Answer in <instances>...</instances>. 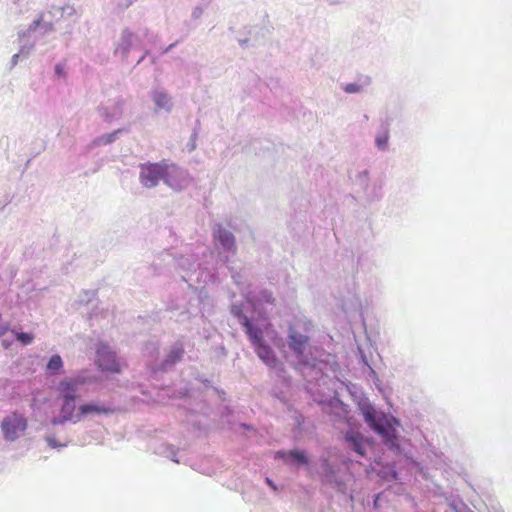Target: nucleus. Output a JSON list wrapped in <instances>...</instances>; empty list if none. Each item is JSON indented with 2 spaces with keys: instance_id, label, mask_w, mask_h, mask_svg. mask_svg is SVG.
Segmentation results:
<instances>
[{
  "instance_id": "obj_39",
  "label": "nucleus",
  "mask_w": 512,
  "mask_h": 512,
  "mask_svg": "<svg viewBox=\"0 0 512 512\" xmlns=\"http://www.w3.org/2000/svg\"><path fill=\"white\" fill-rule=\"evenodd\" d=\"M204 9L201 6H196L191 14L193 19H199L203 14Z\"/></svg>"
},
{
  "instance_id": "obj_27",
  "label": "nucleus",
  "mask_w": 512,
  "mask_h": 512,
  "mask_svg": "<svg viewBox=\"0 0 512 512\" xmlns=\"http://www.w3.org/2000/svg\"><path fill=\"white\" fill-rule=\"evenodd\" d=\"M45 440L50 448L53 449H61L68 445V440H65L64 442H60L56 439V436L52 432H48L45 436Z\"/></svg>"
},
{
  "instance_id": "obj_44",
  "label": "nucleus",
  "mask_w": 512,
  "mask_h": 512,
  "mask_svg": "<svg viewBox=\"0 0 512 512\" xmlns=\"http://www.w3.org/2000/svg\"><path fill=\"white\" fill-rule=\"evenodd\" d=\"M12 344V341L11 340H7V339H2V346L5 348V349H8Z\"/></svg>"
},
{
  "instance_id": "obj_15",
  "label": "nucleus",
  "mask_w": 512,
  "mask_h": 512,
  "mask_svg": "<svg viewBox=\"0 0 512 512\" xmlns=\"http://www.w3.org/2000/svg\"><path fill=\"white\" fill-rule=\"evenodd\" d=\"M185 354L184 344L181 341L175 342L168 350L164 360L159 365V370L167 372L177 363L182 361Z\"/></svg>"
},
{
  "instance_id": "obj_12",
  "label": "nucleus",
  "mask_w": 512,
  "mask_h": 512,
  "mask_svg": "<svg viewBox=\"0 0 512 512\" xmlns=\"http://www.w3.org/2000/svg\"><path fill=\"white\" fill-rule=\"evenodd\" d=\"M214 240L221 246L224 252L235 255L237 252L236 238L234 234L221 223H216L212 229Z\"/></svg>"
},
{
  "instance_id": "obj_24",
  "label": "nucleus",
  "mask_w": 512,
  "mask_h": 512,
  "mask_svg": "<svg viewBox=\"0 0 512 512\" xmlns=\"http://www.w3.org/2000/svg\"><path fill=\"white\" fill-rule=\"evenodd\" d=\"M176 261L177 266L187 274L195 272L197 268L201 267V264L196 262L194 255H181Z\"/></svg>"
},
{
  "instance_id": "obj_14",
  "label": "nucleus",
  "mask_w": 512,
  "mask_h": 512,
  "mask_svg": "<svg viewBox=\"0 0 512 512\" xmlns=\"http://www.w3.org/2000/svg\"><path fill=\"white\" fill-rule=\"evenodd\" d=\"M275 459H281L288 465L296 467L306 466L309 464L310 459L307 453L299 449L291 450H278L274 455Z\"/></svg>"
},
{
  "instance_id": "obj_2",
  "label": "nucleus",
  "mask_w": 512,
  "mask_h": 512,
  "mask_svg": "<svg viewBox=\"0 0 512 512\" xmlns=\"http://www.w3.org/2000/svg\"><path fill=\"white\" fill-rule=\"evenodd\" d=\"M358 409L369 428L378 434L387 448L397 454L401 453L398 427L400 420L390 414L377 411L368 399L358 403Z\"/></svg>"
},
{
  "instance_id": "obj_21",
  "label": "nucleus",
  "mask_w": 512,
  "mask_h": 512,
  "mask_svg": "<svg viewBox=\"0 0 512 512\" xmlns=\"http://www.w3.org/2000/svg\"><path fill=\"white\" fill-rule=\"evenodd\" d=\"M355 181H356V184H358L366 192L367 198L370 201H375V200L381 199V197H382L381 188H379L377 191L374 188L372 193H369L367 191L368 186H369V181H370L369 171L367 169L358 172V174L356 175Z\"/></svg>"
},
{
  "instance_id": "obj_18",
  "label": "nucleus",
  "mask_w": 512,
  "mask_h": 512,
  "mask_svg": "<svg viewBox=\"0 0 512 512\" xmlns=\"http://www.w3.org/2000/svg\"><path fill=\"white\" fill-rule=\"evenodd\" d=\"M151 99L155 105V111L164 110L165 112H171L173 103L170 95L162 88H157L151 91Z\"/></svg>"
},
{
  "instance_id": "obj_19",
  "label": "nucleus",
  "mask_w": 512,
  "mask_h": 512,
  "mask_svg": "<svg viewBox=\"0 0 512 512\" xmlns=\"http://www.w3.org/2000/svg\"><path fill=\"white\" fill-rule=\"evenodd\" d=\"M113 412L114 410L111 407L99 402L90 401L80 404L81 420L90 414L109 415Z\"/></svg>"
},
{
  "instance_id": "obj_20",
  "label": "nucleus",
  "mask_w": 512,
  "mask_h": 512,
  "mask_svg": "<svg viewBox=\"0 0 512 512\" xmlns=\"http://www.w3.org/2000/svg\"><path fill=\"white\" fill-rule=\"evenodd\" d=\"M389 139H390V122L389 119L382 120L379 128L375 135V147L379 151H386L388 150L389 146Z\"/></svg>"
},
{
  "instance_id": "obj_11",
  "label": "nucleus",
  "mask_w": 512,
  "mask_h": 512,
  "mask_svg": "<svg viewBox=\"0 0 512 512\" xmlns=\"http://www.w3.org/2000/svg\"><path fill=\"white\" fill-rule=\"evenodd\" d=\"M344 442L349 450L354 452L359 457H365L367 447L370 442L368 438L364 437L358 430L349 427L344 433Z\"/></svg>"
},
{
  "instance_id": "obj_32",
  "label": "nucleus",
  "mask_w": 512,
  "mask_h": 512,
  "mask_svg": "<svg viewBox=\"0 0 512 512\" xmlns=\"http://www.w3.org/2000/svg\"><path fill=\"white\" fill-rule=\"evenodd\" d=\"M61 6H55V5H51L49 10H48V14L51 15V17L53 19H55L56 21L62 19V13H61Z\"/></svg>"
},
{
  "instance_id": "obj_35",
  "label": "nucleus",
  "mask_w": 512,
  "mask_h": 512,
  "mask_svg": "<svg viewBox=\"0 0 512 512\" xmlns=\"http://www.w3.org/2000/svg\"><path fill=\"white\" fill-rule=\"evenodd\" d=\"M61 13H62V19L65 18V17H70L72 15H74L76 13V10L73 6L71 5H64V6H61Z\"/></svg>"
},
{
  "instance_id": "obj_33",
  "label": "nucleus",
  "mask_w": 512,
  "mask_h": 512,
  "mask_svg": "<svg viewBox=\"0 0 512 512\" xmlns=\"http://www.w3.org/2000/svg\"><path fill=\"white\" fill-rule=\"evenodd\" d=\"M34 48V43L33 42H30V43H23L20 47V50H19V53L23 56V57H27L30 52L33 50Z\"/></svg>"
},
{
  "instance_id": "obj_38",
  "label": "nucleus",
  "mask_w": 512,
  "mask_h": 512,
  "mask_svg": "<svg viewBox=\"0 0 512 512\" xmlns=\"http://www.w3.org/2000/svg\"><path fill=\"white\" fill-rule=\"evenodd\" d=\"M55 75L57 77H64L65 76V67L62 63H57L54 68Z\"/></svg>"
},
{
  "instance_id": "obj_9",
  "label": "nucleus",
  "mask_w": 512,
  "mask_h": 512,
  "mask_svg": "<svg viewBox=\"0 0 512 512\" xmlns=\"http://www.w3.org/2000/svg\"><path fill=\"white\" fill-rule=\"evenodd\" d=\"M124 105L125 100L122 97L108 99L100 103L97 107V112L104 122L112 123L122 117Z\"/></svg>"
},
{
  "instance_id": "obj_40",
  "label": "nucleus",
  "mask_w": 512,
  "mask_h": 512,
  "mask_svg": "<svg viewBox=\"0 0 512 512\" xmlns=\"http://www.w3.org/2000/svg\"><path fill=\"white\" fill-rule=\"evenodd\" d=\"M9 331V324L0 321V339Z\"/></svg>"
},
{
  "instance_id": "obj_25",
  "label": "nucleus",
  "mask_w": 512,
  "mask_h": 512,
  "mask_svg": "<svg viewBox=\"0 0 512 512\" xmlns=\"http://www.w3.org/2000/svg\"><path fill=\"white\" fill-rule=\"evenodd\" d=\"M123 131H124V129L120 128V129L114 130L111 133L103 134V135L97 137L96 139H94L93 144L96 146L109 145V144L113 143L118 138V136L121 133H123Z\"/></svg>"
},
{
  "instance_id": "obj_41",
  "label": "nucleus",
  "mask_w": 512,
  "mask_h": 512,
  "mask_svg": "<svg viewBox=\"0 0 512 512\" xmlns=\"http://www.w3.org/2000/svg\"><path fill=\"white\" fill-rule=\"evenodd\" d=\"M21 57H22V55L19 52L12 56V58H11V68L15 67L18 64V62L20 61Z\"/></svg>"
},
{
  "instance_id": "obj_5",
  "label": "nucleus",
  "mask_w": 512,
  "mask_h": 512,
  "mask_svg": "<svg viewBox=\"0 0 512 512\" xmlns=\"http://www.w3.org/2000/svg\"><path fill=\"white\" fill-rule=\"evenodd\" d=\"M57 400L60 401L58 415L50 420L52 426L65 425L66 423L76 424L81 421L80 405L77 401L81 397L80 393L70 392L60 387H56Z\"/></svg>"
},
{
  "instance_id": "obj_17",
  "label": "nucleus",
  "mask_w": 512,
  "mask_h": 512,
  "mask_svg": "<svg viewBox=\"0 0 512 512\" xmlns=\"http://www.w3.org/2000/svg\"><path fill=\"white\" fill-rule=\"evenodd\" d=\"M141 39L138 34H134L129 29H124L121 34L120 43L116 48V53L121 54L122 58H126L130 50L140 45Z\"/></svg>"
},
{
  "instance_id": "obj_36",
  "label": "nucleus",
  "mask_w": 512,
  "mask_h": 512,
  "mask_svg": "<svg viewBox=\"0 0 512 512\" xmlns=\"http://www.w3.org/2000/svg\"><path fill=\"white\" fill-rule=\"evenodd\" d=\"M384 478L389 481H394L398 479V472L394 468H388L384 472Z\"/></svg>"
},
{
  "instance_id": "obj_31",
  "label": "nucleus",
  "mask_w": 512,
  "mask_h": 512,
  "mask_svg": "<svg viewBox=\"0 0 512 512\" xmlns=\"http://www.w3.org/2000/svg\"><path fill=\"white\" fill-rule=\"evenodd\" d=\"M198 136V127H195L193 133L186 145L188 152H192L196 149V139Z\"/></svg>"
},
{
  "instance_id": "obj_26",
  "label": "nucleus",
  "mask_w": 512,
  "mask_h": 512,
  "mask_svg": "<svg viewBox=\"0 0 512 512\" xmlns=\"http://www.w3.org/2000/svg\"><path fill=\"white\" fill-rule=\"evenodd\" d=\"M158 454L170 459L175 463H179L180 460L177 458L178 449H176L173 445L162 444L158 451Z\"/></svg>"
},
{
  "instance_id": "obj_6",
  "label": "nucleus",
  "mask_w": 512,
  "mask_h": 512,
  "mask_svg": "<svg viewBox=\"0 0 512 512\" xmlns=\"http://www.w3.org/2000/svg\"><path fill=\"white\" fill-rule=\"evenodd\" d=\"M174 165L165 160L160 162H145L139 165V181L145 188L156 187L161 181L169 187H174L171 178V169Z\"/></svg>"
},
{
  "instance_id": "obj_23",
  "label": "nucleus",
  "mask_w": 512,
  "mask_h": 512,
  "mask_svg": "<svg viewBox=\"0 0 512 512\" xmlns=\"http://www.w3.org/2000/svg\"><path fill=\"white\" fill-rule=\"evenodd\" d=\"M64 362L59 354H53L45 367L46 374L49 376H57L63 373Z\"/></svg>"
},
{
  "instance_id": "obj_22",
  "label": "nucleus",
  "mask_w": 512,
  "mask_h": 512,
  "mask_svg": "<svg viewBox=\"0 0 512 512\" xmlns=\"http://www.w3.org/2000/svg\"><path fill=\"white\" fill-rule=\"evenodd\" d=\"M370 84L371 78L369 76H361L356 82L341 84V88L347 94H359Z\"/></svg>"
},
{
  "instance_id": "obj_16",
  "label": "nucleus",
  "mask_w": 512,
  "mask_h": 512,
  "mask_svg": "<svg viewBox=\"0 0 512 512\" xmlns=\"http://www.w3.org/2000/svg\"><path fill=\"white\" fill-rule=\"evenodd\" d=\"M53 31V23L51 21H46L43 19V16L35 19L28 27L26 31L19 33L20 39L26 37H34L37 38L38 35H44Z\"/></svg>"
},
{
  "instance_id": "obj_42",
  "label": "nucleus",
  "mask_w": 512,
  "mask_h": 512,
  "mask_svg": "<svg viewBox=\"0 0 512 512\" xmlns=\"http://www.w3.org/2000/svg\"><path fill=\"white\" fill-rule=\"evenodd\" d=\"M265 482H266V484H267L269 487H271L274 491H276V490H277V486H276V484L274 483V481H273L272 479H270L269 477H266Z\"/></svg>"
},
{
  "instance_id": "obj_29",
  "label": "nucleus",
  "mask_w": 512,
  "mask_h": 512,
  "mask_svg": "<svg viewBox=\"0 0 512 512\" xmlns=\"http://www.w3.org/2000/svg\"><path fill=\"white\" fill-rule=\"evenodd\" d=\"M408 466L415 469L416 472L421 475L424 479H428V473L424 469L423 465L412 457H406Z\"/></svg>"
},
{
  "instance_id": "obj_45",
  "label": "nucleus",
  "mask_w": 512,
  "mask_h": 512,
  "mask_svg": "<svg viewBox=\"0 0 512 512\" xmlns=\"http://www.w3.org/2000/svg\"><path fill=\"white\" fill-rule=\"evenodd\" d=\"M177 43L178 41L170 44L167 48H165L164 53H168L169 51H171L177 45Z\"/></svg>"
},
{
  "instance_id": "obj_43",
  "label": "nucleus",
  "mask_w": 512,
  "mask_h": 512,
  "mask_svg": "<svg viewBox=\"0 0 512 512\" xmlns=\"http://www.w3.org/2000/svg\"><path fill=\"white\" fill-rule=\"evenodd\" d=\"M346 0H326L329 5H339L344 3Z\"/></svg>"
},
{
  "instance_id": "obj_30",
  "label": "nucleus",
  "mask_w": 512,
  "mask_h": 512,
  "mask_svg": "<svg viewBox=\"0 0 512 512\" xmlns=\"http://www.w3.org/2000/svg\"><path fill=\"white\" fill-rule=\"evenodd\" d=\"M225 264L227 265L228 269L231 272V277L235 284L240 285L242 283V276L239 272L235 271L233 267L229 266V257L226 256L224 260Z\"/></svg>"
},
{
  "instance_id": "obj_1",
  "label": "nucleus",
  "mask_w": 512,
  "mask_h": 512,
  "mask_svg": "<svg viewBox=\"0 0 512 512\" xmlns=\"http://www.w3.org/2000/svg\"><path fill=\"white\" fill-rule=\"evenodd\" d=\"M275 301L271 291L261 289L255 294H247L244 300L232 302L230 313L237 319L241 327H243L244 320H247L250 326L264 327L268 313L275 306Z\"/></svg>"
},
{
  "instance_id": "obj_7",
  "label": "nucleus",
  "mask_w": 512,
  "mask_h": 512,
  "mask_svg": "<svg viewBox=\"0 0 512 512\" xmlns=\"http://www.w3.org/2000/svg\"><path fill=\"white\" fill-rule=\"evenodd\" d=\"M320 468V477L324 485L342 494L347 492V473L345 467L337 463H333L327 458H322Z\"/></svg>"
},
{
  "instance_id": "obj_28",
  "label": "nucleus",
  "mask_w": 512,
  "mask_h": 512,
  "mask_svg": "<svg viewBox=\"0 0 512 512\" xmlns=\"http://www.w3.org/2000/svg\"><path fill=\"white\" fill-rule=\"evenodd\" d=\"M12 333L14 334L15 339L24 346L30 345L34 340V335L30 332H18L16 330H12Z\"/></svg>"
},
{
  "instance_id": "obj_37",
  "label": "nucleus",
  "mask_w": 512,
  "mask_h": 512,
  "mask_svg": "<svg viewBox=\"0 0 512 512\" xmlns=\"http://www.w3.org/2000/svg\"><path fill=\"white\" fill-rule=\"evenodd\" d=\"M96 296L95 291H85L83 295L80 296L81 303H89Z\"/></svg>"
},
{
  "instance_id": "obj_46",
  "label": "nucleus",
  "mask_w": 512,
  "mask_h": 512,
  "mask_svg": "<svg viewBox=\"0 0 512 512\" xmlns=\"http://www.w3.org/2000/svg\"><path fill=\"white\" fill-rule=\"evenodd\" d=\"M147 54H148V51H146V52H145V53L140 57V59L138 60L137 64L141 63V62L144 60V58L146 57V55H147Z\"/></svg>"
},
{
  "instance_id": "obj_10",
  "label": "nucleus",
  "mask_w": 512,
  "mask_h": 512,
  "mask_svg": "<svg viewBox=\"0 0 512 512\" xmlns=\"http://www.w3.org/2000/svg\"><path fill=\"white\" fill-rule=\"evenodd\" d=\"M96 362L102 371L119 373L120 365L116 353L105 343H99L96 350Z\"/></svg>"
},
{
  "instance_id": "obj_3",
  "label": "nucleus",
  "mask_w": 512,
  "mask_h": 512,
  "mask_svg": "<svg viewBox=\"0 0 512 512\" xmlns=\"http://www.w3.org/2000/svg\"><path fill=\"white\" fill-rule=\"evenodd\" d=\"M286 343L295 358V369L305 378L309 374H314L313 378L322 374L325 363L313 357L309 352L310 337L307 334L299 331L296 326L290 325L287 331Z\"/></svg>"
},
{
  "instance_id": "obj_34",
  "label": "nucleus",
  "mask_w": 512,
  "mask_h": 512,
  "mask_svg": "<svg viewBox=\"0 0 512 512\" xmlns=\"http://www.w3.org/2000/svg\"><path fill=\"white\" fill-rule=\"evenodd\" d=\"M119 9L125 10L132 6L137 0H113Z\"/></svg>"
},
{
  "instance_id": "obj_4",
  "label": "nucleus",
  "mask_w": 512,
  "mask_h": 512,
  "mask_svg": "<svg viewBox=\"0 0 512 512\" xmlns=\"http://www.w3.org/2000/svg\"><path fill=\"white\" fill-rule=\"evenodd\" d=\"M242 329L259 359L278 379L283 382L288 381L289 377L284 364L278 359L275 351L264 339L263 327L250 326L247 320H244Z\"/></svg>"
},
{
  "instance_id": "obj_13",
  "label": "nucleus",
  "mask_w": 512,
  "mask_h": 512,
  "mask_svg": "<svg viewBox=\"0 0 512 512\" xmlns=\"http://www.w3.org/2000/svg\"><path fill=\"white\" fill-rule=\"evenodd\" d=\"M93 377L87 370H79L73 376L59 381L58 387L70 392L79 393V388L83 385L93 382Z\"/></svg>"
},
{
  "instance_id": "obj_8",
  "label": "nucleus",
  "mask_w": 512,
  "mask_h": 512,
  "mask_svg": "<svg viewBox=\"0 0 512 512\" xmlns=\"http://www.w3.org/2000/svg\"><path fill=\"white\" fill-rule=\"evenodd\" d=\"M27 426V419L18 412H12L10 415L5 416L0 424L3 438L7 442L16 441L26 431Z\"/></svg>"
},
{
  "instance_id": "obj_47",
  "label": "nucleus",
  "mask_w": 512,
  "mask_h": 512,
  "mask_svg": "<svg viewBox=\"0 0 512 512\" xmlns=\"http://www.w3.org/2000/svg\"><path fill=\"white\" fill-rule=\"evenodd\" d=\"M247 42H248V40H247V39H245V40H240V45H241V46H244Z\"/></svg>"
}]
</instances>
